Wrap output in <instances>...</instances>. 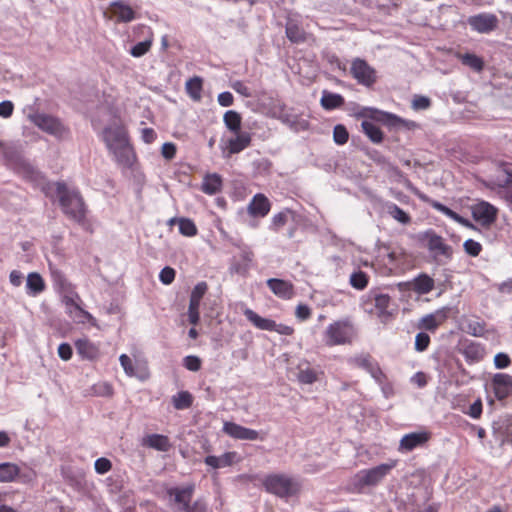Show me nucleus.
Listing matches in <instances>:
<instances>
[{
    "label": "nucleus",
    "mask_w": 512,
    "mask_h": 512,
    "mask_svg": "<svg viewBox=\"0 0 512 512\" xmlns=\"http://www.w3.org/2000/svg\"><path fill=\"white\" fill-rule=\"evenodd\" d=\"M56 192L63 212L74 221H82L85 218V205L79 192L69 190L63 182L56 183Z\"/></svg>",
    "instance_id": "1"
},
{
    "label": "nucleus",
    "mask_w": 512,
    "mask_h": 512,
    "mask_svg": "<svg viewBox=\"0 0 512 512\" xmlns=\"http://www.w3.org/2000/svg\"><path fill=\"white\" fill-rule=\"evenodd\" d=\"M266 491L280 498L296 496L301 491V483L285 474H270L263 480Z\"/></svg>",
    "instance_id": "2"
},
{
    "label": "nucleus",
    "mask_w": 512,
    "mask_h": 512,
    "mask_svg": "<svg viewBox=\"0 0 512 512\" xmlns=\"http://www.w3.org/2000/svg\"><path fill=\"white\" fill-rule=\"evenodd\" d=\"M395 466L396 461L392 460L369 469L358 471L352 480L354 488L360 491L366 487L377 486Z\"/></svg>",
    "instance_id": "3"
},
{
    "label": "nucleus",
    "mask_w": 512,
    "mask_h": 512,
    "mask_svg": "<svg viewBox=\"0 0 512 512\" xmlns=\"http://www.w3.org/2000/svg\"><path fill=\"white\" fill-rule=\"evenodd\" d=\"M167 493L173 498L176 506L175 512H206V505L203 501L196 500L193 504H190L194 493L193 484L170 488Z\"/></svg>",
    "instance_id": "4"
},
{
    "label": "nucleus",
    "mask_w": 512,
    "mask_h": 512,
    "mask_svg": "<svg viewBox=\"0 0 512 512\" xmlns=\"http://www.w3.org/2000/svg\"><path fill=\"white\" fill-rule=\"evenodd\" d=\"M350 72L353 78L365 87L373 86L377 80L376 70L361 58L353 59Z\"/></svg>",
    "instance_id": "5"
},
{
    "label": "nucleus",
    "mask_w": 512,
    "mask_h": 512,
    "mask_svg": "<svg viewBox=\"0 0 512 512\" xmlns=\"http://www.w3.org/2000/svg\"><path fill=\"white\" fill-rule=\"evenodd\" d=\"M245 317L257 328L267 331H276L281 335H292L294 329L285 324H277L274 320L263 318L253 310L247 308L244 311Z\"/></svg>",
    "instance_id": "6"
},
{
    "label": "nucleus",
    "mask_w": 512,
    "mask_h": 512,
    "mask_svg": "<svg viewBox=\"0 0 512 512\" xmlns=\"http://www.w3.org/2000/svg\"><path fill=\"white\" fill-rule=\"evenodd\" d=\"M29 119L31 122L36 125L41 130L52 134V135H62L65 131L62 123L55 117L51 115H47L44 113H36L33 115H29Z\"/></svg>",
    "instance_id": "7"
},
{
    "label": "nucleus",
    "mask_w": 512,
    "mask_h": 512,
    "mask_svg": "<svg viewBox=\"0 0 512 512\" xmlns=\"http://www.w3.org/2000/svg\"><path fill=\"white\" fill-rule=\"evenodd\" d=\"M424 238L427 240V248L434 254V258L438 255L450 260L453 255V249L450 245L444 242V239L436 234L433 230H428L424 233Z\"/></svg>",
    "instance_id": "8"
},
{
    "label": "nucleus",
    "mask_w": 512,
    "mask_h": 512,
    "mask_svg": "<svg viewBox=\"0 0 512 512\" xmlns=\"http://www.w3.org/2000/svg\"><path fill=\"white\" fill-rule=\"evenodd\" d=\"M208 285L206 282H199L196 284V286L193 288L190 300H189V307H188V317L189 322L193 325H196L199 322L200 314H199V306L200 302L207 292Z\"/></svg>",
    "instance_id": "9"
},
{
    "label": "nucleus",
    "mask_w": 512,
    "mask_h": 512,
    "mask_svg": "<svg viewBox=\"0 0 512 512\" xmlns=\"http://www.w3.org/2000/svg\"><path fill=\"white\" fill-rule=\"evenodd\" d=\"M472 217L484 226L491 225L497 217V209L486 201L472 206Z\"/></svg>",
    "instance_id": "10"
},
{
    "label": "nucleus",
    "mask_w": 512,
    "mask_h": 512,
    "mask_svg": "<svg viewBox=\"0 0 512 512\" xmlns=\"http://www.w3.org/2000/svg\"><path fill=\"white\" fill-rule=\"evenodd\" d=\"M471 28L479 33H489L498 26V18L494 14H478L468 19Z\"/></svg>",
    "instance_id": "11"
},
{
    "label": "nucleus",
    "mask_w": 512,
    "mask_h": 512,
    "mask_svg": "<svg viewBox=\"0 0 512 512\" xmlns=\"http://www.w3.org/2000/svg\"><path fill=\"white\" fill-rule=\"evenodd\" d=\"M103 140L111 150L128 142L126 131L121 126H109L103 130Z\"/></svg>",
    "instance_id": "12"
},
{
    "label": "nucleus",
    "mask_w": 512,
    "mask_h": 512,
    "mask_svg": "<svg viewBox=\"0 0 512 512\" xmlns=\"http://www.w3.org/2000/svg\"><path fill=\"white\" fill-rule=\"evenodd\" d=\"M448 307H443L436 310L434 313H430L421 318L419 328L427 331H435L441 324H443L448 318Z\"/></svg>",
    "instance_id": "13"
},
{
    "label": "nucleus",
    "mask_w": 512,
    "mask_h": 512,
    "mask_svg": "<svg viewBox=\"0 0 512 512\" xmlns=\"http://www.w3.org/2000/svg\"><path fill=\"white\" fill-rule=\"evenodd\" d=\"M430 438V434L426 431L412 432L402 437L399 443V450L410 452L413 449L424 445Z\"/></svg>",
    "instance_id": "14"
},
{
    "label": "nucleus",
    "mask_w": 512,
    "mask_h": 512,
    "mask_svg": "<svg viewBox=\"0 0 512 512\" xmlns=\"http://www.w3.org/2000/svg\"><path fill=\"white\" fill-rule=\"evenodd\" d=\"M223 431L227 435L240 440H257L259 438V433L256 430L243 427L233 422H225Z\"/></svg>",
    "instance_id": "15"
},
{
    "label": "nucleus",
    "mask_w": 512,
    "mask_h": 512,
    "mask_svg": "<svg viewBox=\"0 0 512 512\" xmlns=\"http://www.w3.org/2000/svg\"><path fill=\"white\" fill-rule=\"evenodd\" d=\"M278 119L295 132L305 131L309 128V122L307 120L292 114L285 109V106L280 107Z\"/></svg>",
    "instance_id": "16"
},
{
    "label": "nucleus",
    "mask_w": 512,
    "mask_h": 512,
    "mask_svg": "<svg viewBox=\"0 0 512 512\" xmlns=\"http://www.w3.org/2000/svg\"><path fill=\"white\" fill-rule=\"evenodd\" d=\"M75 348L77 354L83 359L94 361L100 356V349L98 345L90 341L88 338H80L75 341Z\"/></svg>",
    "instance_id": "17"
},
{
    "label": "nucleus",
    "mask_w": 512,
    "mask_h": 512,
    "mask_svg": "<svg viewBox=\"0 0 512 512\" xmlns=\"http://www.w3.org/2000/svg\"><path fill=\"white\" fill-rule=\"evenodd\" d=\"M492 384L497 399L502 400L512 394V378L510 375L497 373L492 379Z\"/></svg>",
    "instance_id": "18"
},
{
    "label": "nucleus",
    "mask_w": 512,
    "mask_h": 512,
    "mask_svg": "<svg viewBox=\"0 0 512 512\" xmlns=\"http://www.w3.org/2000/svg\"><path fill=\"white\" fill-rule=\"evenodd\" d=\"M271 208L269 199L262 193L254 195L247 210L252 217H265Z\"/></svg>",
    "instance_id": "19"
},
{
    "label": "nucleus",
    "mask_w": 512,
    "mask_h": 512,
    "mask_svg": "<svg viewBox=\"0 0 512 512\" xmlns=\"http://www.w3.org/2000/svg\"><path fill=\"white\" fill-rule=\"evenodd\" d=\"M115 157L117 163L125 168L132 167L135 154L133 152L132 146L129 142L124 143L123 145L117 146L111 150H109Z\"/></svg>",
    "instance_id": "20"
},
{
    "label": "nucleus",
    "mask_w": 512,
    "mask_h": 512,
    "mask_svg": "<svg viewBox=\"0 0 512 512\" xmlns=\"http://www.w3.org/2000/svg\"><path fill=\"white\" fill-rule=\"evenodd\" d=\"M251 134L248 132L239 131L235 133V137L227 141V156L237 154L246 149L251 144Z\"/></svg>",
    "instance_id": "21"
},
{
    "label": "nucleus",
    "mask_w": 512,
    "mask_h": 512,
    "mask_svg": "<svg viewBox=\"0 0 512 512\" xmlns=\"http://www.w3.org/2000/svg\"><path fill=\"white\" fill-rule=\"evenodd\" d=\"M267 285L271 291L278 297L283 299H291L294 295L293 284L277 278L267 280Z\"/></svg>",
    "instance_id": "22"
},
{
    "label": "nucleus",
    "mask_w": 512,
    "mask_h": 512,
    "mask_svg": "<svg viewBox=\"0 0 512 512\" xmlns=\"http://www.w3.org/2000/svg\"><path fill=\"white\" fill-rule=\"evenodd\" d=\"M110 11L118 22H131L135 19L134 10L121 0L111 2Z\"/></svg>",
    "instance_id": "23"
},
{
    "label": "nucleus",
    "mask_w": 512,
    "mask_h": 512,
    "mask_svg": "<svg viewBox=\"0 0 512 512\" xmlns=\"http://www.w3.org/2000/svg\"><path fill=\"white\" fill-rule=\"evenodd\" d=\"M326 336L328 345L344 344L347 340L346 329L340 322L329 325L326 330Z\"/></svg>",
    "instance_id": "24"
},
{
    "label": "nucleus",
    "mask_w": 512,
    "mask_h": 512,
    "mask_svg": "<svg viewBox=\"0 0 512 512\" xmlns=\"http://www.w3.org/2000/svg\"><path fill=\"white\" fill-rule=\"evenodd\" d=\"M413 291L419 295L430 293L435 286L434 279L426 273H421L412 280Z\"/></svg>",
    "instance_id": "25"
},
{
    "label": "nucleus",
    "mask_w": 512,
    "mask_h": 512,
    "mask_svg": "<svg viewBox=\"0 0 512 512\" xmlns=\"http://www.w3.org/2000/svg\"><path fill=\"white\" fill-rule=\"evenodd\" d=\"M297 379L302 384H313L318 380V373L310 367L307 361H302L297 366Z\"/></svg>",
    "instance_id": "26"
},
{
    "label": "nucleus",
    "mask_w": 512,
    "mask_h": 512,
    "mask_svg": "<svg viewBox=\"0 0 512 512\" xmlns=\"http://www.w3.org/2000/svg\"><path fill=\"white\" fill-rule=\"evenodd\" d=\"M143 445L162 452H167L171 446L168 437L161 434L147 435L143 439Z\"/></svg>",
    "instance_id": "27"
},
{
    "label": "nucleus",
    "mask_w": 512,
    "mask_h": 512,
    "mask_svg": "<svg viewBox=\"0 0 512 512\" xmlns=\"http://www.w3.org/2000/svg\"><path fill=\"white\" fill-rule=\"evenodd\" d=\"M344 102L345 100L340 94L331 93L326 90L323 91L320 100L321 106L325 110H333L339 108L344 104Z\"/></svg>",
    "instance_id": "28"
},
{
    "label": "nucleus",
    "mask_w": 512,
    "mask_h": 512,
    "mask_svg": "<svg viewBox=\"0 0 512 512\" xmlns=\"http://www.w3.org/2000/svg\"><path fill=\"white\" fill-rule=\"evenodd\" d=\"M203 87V80L199 76L190 78L185 84L186 93L194 101L201 100V92Z\"/></svg>",
    "instance_id": "29"
},
{
    "label": "nucleus",
    "mask_w": 512,
    "mask_h": 512,
    "mask_svg": "<svg viewBox=\"0 0 512 512\" xmlns=\"http://www.w3.org/2000/svg\"><path fill=\"white\" fill-rule=\"evenodd\" d=\"M222 180L218 174L207 175L202 183V191L208 195L216 194L221 190Z\"/></svg>",
    "instance_id": "30"
},
{
    "label": "nucleus",
    "mask_w": 512,
    "mask_h": 512,
    "mask_svg": "<svg viewBox=\"0 0 512 512\" xmlns=\"http://www.w3.org/2000/svg\"><path fill=\"white\" fill-rule=\"evenodd\" d=\"M26 287L29 294L37 295L44 291L45 283L40 274L32 272L27 276Z\"/></svg>",
    "instance_id": "31"
},
{
    "label": "nucleus",
    "mask_w": 512,
    "mask_h": 512,
    "mask_svg": "<svg viewBox=\"0 0 512 512\" xmlns=\"http://www.w3.org/2000/svg\"><path fill=\"white\" fill-rule=\"evenodd\" d=\"M223 121L227 129L233 133L241 131L242 117L235 110H228L223 116Z\"/></svg>",
    "instance_id": "32"
},
{
    "label": "nucleus",
    "mask_w": 512,
    "mask_h": 512,
    "mask_svg": "<svg viewBox=\"0 0 512 512\" xmlns=\"http://www.w3.org/2000/svg\"><path fill=\"white\" fill-rule=\"evenodd\" d=\"M20 473L18 465L10 462L0 464V482H12Z\"/></svg>",
    "instance_id": "33"
},
{
    "label": "nucleus",
    "mask_w": 512,
    "mask_h": 512,
    "mask_svg": "<svg viewBox=\"0 0 512 512\" xmlns=\"http://www.w3.org/2000/svg\"><path fill=\"white\" fill-rule=\"evenodd\" d=\"M458 58L463 65L470 67L476 72H480L484 68V61L481 57L473 53L459 54Z\"/></svg>",
    "instance_id": "34"
},
{
    "label": "nucleus",
    "mask_w": 512,
    "mask_h": 512,
    "mask_svg": "<svg viewBox=\"0 0 512 512\" xmlns=\"http://www.w3.org/2000/svg\"><path fill=\"white\" fill-rule=\"evenodd\" d=\"M359 115L361 117H368V118H372V119H376V120H383L384 118L385 119H389L391 120V123L394 124L396 122H401L402 120L393 115V114H389V113H385V112H381L377 109H374V108H364L360 113Z\"/></svg>",
    "instance_id": "35"
},
{
    "label": "nucleus",
    "mask_w": 512,
    "mask_h": 512,
    "mask_svg": "<svg viewBox=\"0 0 512 512\" xmlns=\"http://www.w3.org/2000/svg\"><path fill=\"white\" fill-rule=\"evenodd\" d=\"M362 129L365 133V135L373 142V143H381L383 140V133L381 129L375 125L373 122L370 121H363Z\"/></svg>",
    "instance_id": "36"
},
{
    "label": "nucleus",
    "mask_w": 512,
    "mask_h": 512,
    "mask_svg": "<svg viewBox=\"0 0 512 512\" xmlns=\"http://www.w3.org/2000/svg\"><path fill=\"white\" fill-rule=\"evenodd\" d=\"M193 397L188 391H181L172 397V404L177 410L188 409L192 406Z\"/></svg>",
    "instance_id": "37"
},
{
    "label": "nucleus",
    "mask_w": 512,
    "mask_h": 512,
    "mask_svg": "<svg viewBox=\"0 0 512 512\" xmlns=\"http://www.w3.org/2000/svg\"><path fill=\"white\" fill-rule=\"evenodd\" d=\"M386 208H387L388 214L393 219L398 221L399 223L404 224V225L410 223V221H411L410 216L403 209H401L398 205H396L394 203H389L386 205Z\"/></svg>",
    "instance_id": "38"
},
{
    "label": "nucleus",
    "mask_w": 512,
    "mask_h": 512,
    "mask_svg": "<svg viewBox=\"0 0 512 512\" xmlns=\"http://www.w3.org/2000/svg\"><path fill=\"white\" fill-rule=\"evenodd\" d=\"M483 348L480 344L471 342L464 346L463 355L472 361H478L483 357Z\"/></svg>",
    "instance_id": "39"
},
{
    "label": "nucleus",
    "mask_w": 512,
    "mask_h": 512,
    "mask_svg": "<svg viewBox=\"0 0 512 512\" xmlns=\"http://www.w3.org/2000/svg\"><path fill=\"white\" fill-rule=\"evenodd\" d=\"M349 283L353 288L363 290L368 285V276L361 270L355 271L351 274Z\"/></svg>",
    "instance_id": "40"
},
{
    "label": "nucleus",
    "mask_w": 512,
    "mask_h": 512,
    "mask_svg": "<svg viewBox=\"0 0 512 512\" xmlns=\"http://www.w3.org/2000/svg\"><path fill=\"white\" fill-rule=\"evenodd\" d=\"M287 38L294 43L303 42L305 40L304 31L297 24L288 23L286 26Z\"/></svg>",
    "instance_id": "41"
},
{
    "label": "nucleus",
    "mask_w": 512,
    "mask_h": 512,
    "mask_svg": "<svg viewBox=\"0 0 512 512\" xmlns=\"http://www.w3.org/2000/svg\"><path fill=\"white\" fill-rule=\"evenodd\" d=\"M23 173L25 178L35 183L36 185L41 186L43 191L45 190V186L47 184L44 181V176L39 171L29 166L24 168Z\"/></svg>",
    "instance_id": "42"
},
{
    "label": "nucleus",
    "mask_w": 512,
    "mask_h": 512,
    "mask_svg": "<svg viewBox=\"0 0 512 512\" xmlns=\"http://www.w3.org/2000/svg\"><path fill=\"white\" fill-rule=\"evenodd\" d=\"M179 231L182 235L192 237L197 234V228L194 222L188 218H180L178 220Z\"/></svg>",
    "instance_id": "43"
},
{
    "label": "nucleus",
    "mask_w": 512,
    "mask_h": 512,
    "mask_svg": "<svg viewBox=\"0 0 512 512\" xmlns=\"http://www.w3.org/2000/svg\"><path fill=\"white\" fill-rule=\"evenodd\" d=\"M391 298L387 294H378L375 296V307L379 311V316H389L387 309Z\"/></svg>",
    "instance_id": "44"
},
{
    "label": "nucleus",
    "mask_w": 512,
    "mask_h": 512,
    "mask_svg": "<svg viewBox=\"0 0 512 512\" xmlns=\"http://www.w3.org/2000/svg\"><path fill=\"white\" fill-rule=\"evenodd\" d=\"M349 139V133L346 127L342 124H337L333 129V140L338 145L347 143Z\"/></svg>",
    "instance_id": "45"
},
{
    "label": "nucleus",
    "mask_w": 512,
    "mask_h": 512,
    "mask_svg": "<svg viewBox=\"0 0 512 512\" xmlns=\"http://www.w3.org/2000/svg\"><path fill=\"white\" fill-rule=\"evenodd\" d=\"M93 393L96 396L110 397L113 394L112 386L107 382H100L92 387Z\"/></svg>",
    "instance_id": "46"
},
{
    "label": "nucleus",
    "mask_w": 512,
    "mask_h": 512,
    "mask_svg": "<svg viewBox=\"0 0 512 512\" xmlns=\"http://www.w3.org/2000/svg\"><path fill=\"white\" fill-rule=\"evenodd\" d=\"M463 248L465 252L472 257H477L482 250L481 244L473 239L466 240L463 244Z\"/></svg>",
    "instance_id": "47"
},
{
    "label": "nucleus",
    "mask_w": 512,
    "mask_h": 512,
    "mask_svg": "<svg viewBox=\"0 0 512 512\" xmlns=\"http://www.w3.org/2000/svg\"><path fill=\"white\" fill-rule=\"evenodd\" d=\"M184 367L193 372H197L201 368V359L195 355L186 356L183 360Z\"/></svg>",
    "instance_id": "48"
},
{
    "label": "nucleus",
    "mask_w": 512,
    "mask_h": 512,
    "mask_svg": "<svg viewBox=\"0 0 512 512\" xmlns=\"http://www.w3.org/2000/svg\"><path fill=\"white\" fill-rule=\"evenodd\" d=\"M152 41L151 40H145L142 42L137 43L134 45L131 49V55L134 57H141L144 54H146L150 47H151Z\"/></svg>",
    "instance_id": "49"
},
{
    "label": "nucleus",
    "mask_w": 512,
    "mask_h": 512,
    "mask_svg": "<svg viewBox=\"0 0 512 512\" xmlns=\"http://www.w3.org/2000/svg\"><path fill=\"white\" fill-rule=\"evenodd\" d=\"M412 108L416 111L426 110L431 106V100L422 95H416L412 100Z\"/></svg>",
    "instance_id": "50"
},
{
    "label": "nucleus",
    "mask_w": 512,
    "mask_h": 512,
    "mask_svg": "<svg viewBox=\"0 0 512 512\" xmlns=\"http://www.w3.org/2000/svg\"><path fill=\"white\" fill-rule=\"evenodd\" d=\"M430 343V337L424 332H420L415 337V349L419 352L425 351Z\"/></svg>",
    "instance_id": "51"
},
{
    "label": "nucleus",
    "mask_w": 512,
    "mask_h": 512,
    "mask_svg": "<svg viewBox=\"0 0 512 512\" xmlns=\"http://www.w3.org/2000/svg\"><path fill=\"white\" fill-rule=\"evenodd\" d=\"M119 361H120V364L123 367L125 373L128 376L133 377V376L137 375L135 368L133 366L132 360L128 355H126V354L120 355Z\"/></svg>",
    "instance_id": "52"
},
{
    "label": "nucleus",
    "mask_w": 512,
    "mask_h": 512,
    "mask_svg": "<svg viewBox=\"0 0 512 512\" xmlns=\"http://www.w3.org/2000/svg\"><path fill=\"white\" fill-rule=\"evenodd\" d=\"M94 468L97 473L105 474L111 470L112 463L109 459L101 457L95 461Z\"/></svg>",
    "instance_id": "53"
},
{
    "label": "nucleus",
    "mask_w": 512,
    "mask_h": 512,
    "mask_svg": "<svg viewBox=\"0 0 512 512\" xmlns=\"http://www.w3.org/2000/svg\"><path fill=\"white\" fill-rule=\"evenodd\" d=\"M175 270L169 266L164 267L159 274L160 281L165 284H171L175 279Z\"/></svg>",
    "instance_id": "54"
},
{
    "label": "nucleus",
    "mask_w": 512,
    "mask_h": 512,
    "mask_svg": "<svg viewBox=\"0 0 512 512\" xmlns=\"http://www.w3.org/2000/svg\"><path fill=\"white\" fill-rule=\"evenodd\" d=\"M468 333L473 336L479 337L484 334L485 325L479 321H470L467 325Z\"/></svg>",
    "instance_id": "55"
},
{
    "label": "nucleus",
    "mask_w": 512,
    "mask_h": 512,
    "mask_svg": "<svg viewBox=\"0 0 512 512\" xmlns=\"http://www.w3.org/2000/svg\"><path fill=\"white\" fill-rule=\"evenodd\" d=\"M355 365L364 368L368 372L375 366V364L371 361V357L369 355H362L354 358Z\"/></svg>",
    "instance_id": "56"
},
{
    "label": "nucleus",
    "mask_w": 512,
    "mask_h": 512,
    "mask_svg": "<svg viewBox=\"0 0 512 512\" xmlns=\"http://www.w3.org/2000/svg\"><path fill=\"white\" fill-rule=\"evenodd\" d=\"M73 354L72 347L69 343H61L58 347V355L59 357L64 360L68 361L71 359Z\"/></svg>",
    "instance_id": "57"
},
{
    "label": "nucleus",
    "mask_w": 512,
    "mask_h": 512,
    "mask_svg": "<svg viewBox=\"0 0 512 512\" xmlns=\"http://www.w3.org/2000/svg\"><path fill=\"white\" fill-rule=\"evenodd\" d=\"M511 361L507 354L498 353L494 357V365L498 369H504L510 365Z\"/></svg>",
    "instance_id": "58"
},
{
    "label": "nucleus",
    "mask_w": 512,
    "mask_h": 512,
    "mask_svg": "<svg viewBox=\"0 0 512 512\" xmlns=\"http://www.w3.org/2000/svg\"><path fill=\"white\" fill-rule=\"evenodd\" d=\"M161 153L165 159L171 160L175 157L176 146L171 142H166L162 145Z\"/></svg>",
    "instance_id": "59"
},
{
    "label": "nucleus",
    "mask_w": 512,
    "mask_h": 512,
    "mask_svg": "<svg viewBox=\"0 0 512 512\" xmlns=\"http://www.w3.org/2000/svg\"><path fill=\"white\" fill-rule=\"evenodd\" d=\"M14 110V105L11 101H2L0 102V116L3 118H8L12 115Z\"/></svg>",
    "instance_id": "60"
},
{
    "label": "nucleus",
    "mask_w": 512,
    "mask_h": 512,
    "mask_svg": "<svg viewBox=\"0 0 512 512\" xmlns=\"http://www.w3.org/2000/svg\"><path fill=\"white\" fill-rule=\"evenodd\" d=\"M217 100H218L219 105H221L223 107H228L233 104L234 98L230 92L225 91L218 95Z\"/></svg>",
    "instance_id": "61"
},
{
    "label": "nucleus",
    "mask_w": 512,
    "mask_h": 512,
    "mask_svg": "<svg viewBox=\"0 0 512 512\" xmlns=\"http://www.w3.org/2000/svg\"><path fill=\"white\" fill-rule=\"evenodd\" d=\"M232 88L239 93L240 95L244 97H251L252 93L250 89L242 82V81H235L232 84Z\"/></svg>",
    "instance_id": "62"
},
{
    "label": "nucleus",
    "mask_w": 512,
    "mask_h": 512,
    "mask_svg": "<svg viewBox=\"0 0 512 512\" xmlns=\"http://www.w3.org/2000/svg\"><path fill=\"white\" fill-rule=\"evenodd\" d=\"M296 317L300 320H306L310 317L311 311L307 305L299 304L295 311Z\"/></svg>",
    "instance_id": "63"
},
{
    "label": "nucleus",
    "mask_w": 512,
    "mask_h": 512,
    "mask_svg": "<svg viewBox=\"0 0 512 512\" xmlns=\"http://www.w3.org/2000/svg\"><path fill=\"white\" fill-rule=\"evenodd\" d=\"M482 413V402L481 400H476L470 407L468 414L474 419H477L480 417Z\"/></svg>",
    "instance_id": "64"
}]
</instances>
